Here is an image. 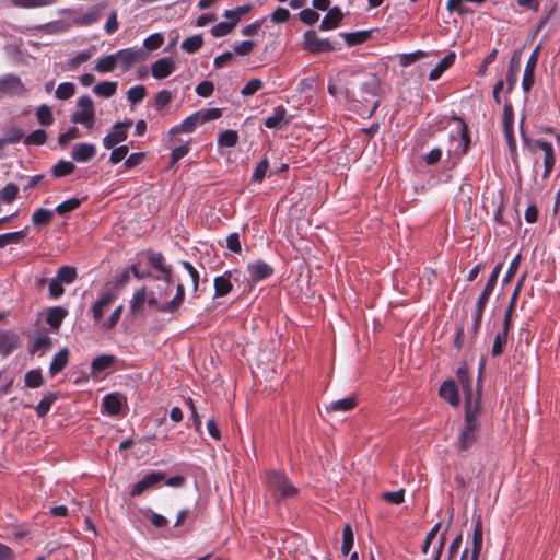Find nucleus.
Listing matches in <instances>:
<instances>
[{"instance_id":"a18cd8bd","label":"nucleus","mask_w":560,"mask_h":560,"mask_svg":"<svg viewBox=\"0 0 560 560\" xmlns=\"http://www.w3.org/2000/svg\"><path fill=\"white\" fill-rule=\"evenodd\" d=\"M36 28L48 35H57L65 33L67 31V25L61 21H54L38 25Z\"/></svg>"},{"instance_id":"de8ad7c7","label":"nucleus","mask_w":560,"mask_h":560,"mask_svg":"<svg viewBox=\"0 0 560 560\" xmlns=\"http://www.w3.org/2000/svg\"><path fill=\"white\" fill-rule=\"evenodd\" d=\"M56 278L62 283L71 284L77 279V269L71 266H62L58 269Z\"/></svg>"},{"instance_id":"f257e3e1","label":"nucleus","mask_w":560,"mask_h":560,"mask_svg":"<svg viewBox=\"0 0 560 560\" xmlns=\"http://www.w3.org/2000/svg\"><path fill=\"white\" fill-rule=\"evenodd\" d=\"M483 369L485 362L480 361L478 383L481 381ZM456 378L465 398V417L455 446L459 453H463L470 450L479 438L480 416L482 413L481 387L478 384L476 392L472 389V381L466 363L457 369Z\"/></svg>"},{"instance_id":"f8f14e48","label":"nucleus","mask_w":560,"mask_h":560,"mask_svg":"<svg viewBox=\"0 0 560 560\" xmlns=\"http://www.w3.org/2000/svg\"><path fill=\"white\" fill-rule=\"evenodd\" d=\"M131 125L132 120L130 119L116 122L112 130L103 138V145L106 149H112L117 143L125 141L128 137L127 128H129Z\"/></svg>"},{"instance_id":"4be33fe9","label":"nucleus","mask_w":560,"mask_h":560,"mask_svg":"<svg viewBox=\"0 0 560 560\" xmlns=\"http://www.w3.org/2000/svg\"><path fill=\"white\" fill-rule=\"evenodd\" d=\"M20 346V338L15 332L0 329V354L8 357Z\"/></svg>"},{"instance_id":"7ed1b4c3","label":"nucleus","mask_w":560,"mask_h":560,"mask_svg":"<svg viewBox=\"0 0 560 560\" xmlns=\"http://www.w3.org/2000/svg\"><path fill=\"white\" fill-rule=\"evenodd\" d=\"M185 301V288L183 283H177L176 285V293L174 298L167 302L160 303L159 298L155 296L153 293L151 295L147 294V301L148 305L154 310H156L160 313L167 314L171 316H178L180 307Z\"/></svg>"},{"instance_id":"cd10ccee","label":"nucleus","mask_w":560,"mask_h":560,"mask_svg":"<svg viewBox=\"0 0 560 560\" xmlns=\"http://www.w3.org/2000/svg\"><path fill=\"white\" fill-rule=\"evenodd\" d=\"M342 18L343 14L338 7L329 8L327 14L320 22L319 30L329 31L336 28Z\"/></svg>"},{"instance_id":"a19ab883","label":"nucleus","mask_w":560,"mask_h":560,"mask_svg":"<svg viewBox=\"0 0 560 560\" xmlns=\"http://www.w3.org/2000/svg\"><path fill=\"white\" fill-rule=\"evenodd\" d=\"M51 346V338L46 332H38L32 342L31 352L35 353L39 350H47Z\"/></svg>"},{"instance_id":"7c9ffc66","label":"nucleus","mask_w":560,"mask_h":560,"mask_svg":"<svg viewBox=\"0 0 560 560\" xmlns=\"http://www.w3.org/2000/svg\"><path fill=\"white\" fill-rule=\"evenodd\" d=\"M357 405V400L353 396L345 397L335 401H331L326 406L328 412H346L353 409Z\"/></svg>"},{"instance_id":"13d9d810","label":"nucleus","mask_w":560,"mask_h":560,"mask_svg":"<svg viewBox=\"0 0 560 560\" xmlns=\"http://www.w3.org/2000/svg\"><path fill=\"white\" fill-rule=\"evenodd\" d=\"M506 341H508L506 329H501L495 335V338H494V341H493V345H492L491 352H492L493 357L500 355L503 352V349H504V346L506 345Z\"/></svg>"},{"instance_id":"bf43d9fd","label":"nucleus","mask_w":560,"mask_h":560,"mask_svg":"<svg viewBox=\"0 0 560 560\" xmlns=\"http://www.w3.org/2000/svg\"><path fill=\"white\" fill-rule=\"evenodd\" d=\"M75 86L72 82H62L56 89V97L59 100H69L73 96Z\"/></svg>"},{"instance_id":"2f4dec72","label":"nucleus","mask_w":560,"mask_h":560,"mask_svg":"<svg viewBox=\"0 0 560 560\" xmlns=\"http://www.w3.org/2000/svg\"><path fill=\"white\" fill-rule=\"evenodd\" d=\"M69 361V351L67 348L61 349L59 352H57L49 365V373L50 375H56L60 371H62L67 363Z\"/></svg>"},{"instance_id":"bb28decb","label":"nucleus","mask_w":560,"mask_h":560,"mask_svg":"<svg viewBox=\"0 0 560 560\" xmlns=\"http://www.w3.org/2000/svg\"><path fill=\"white\" fill-rule=\"evenodd\" d=\"M56 0H2V3L8 7L19 9H37L49 7L54 4Z\"/></svg>"},{"instance_id":"09e8293b","label":"nucleus","mask_w":560,"mask_h":560,"mask_svg":"<svg viewBox=\"0 0 560 560\" xmlns=\"http://www.w3.org/2000/svg\"><path fill=\"white\" fill-rule=\"evenodd\" d=\"M57 399V395L54 394V393H48L47 395H45L40 401L37 404L36 406V412L39 417H44L46 416L49 410H50V407L51 405L54 404V401Z\"/></svg>"},{"instance_id":"49530a36","label":"nucleus","mask_w":560,"mask_h":560,"mask_svg":"<svg viewBox=\"0 0 560 560\" xmlns=\"http://www.w3.org/2000/svg\"><path fill=\"white\" fill-rule=\"evenodd\" d=\"M24 384L28 388H38L43 385V376L39 369L26 372L24 376Z\"/></svg>"},{"instance_id":"393cba45","label":"nucleus","mask_w":560,"mask_h":560,"mask_svg":"<svg viewBox=\"0 0 560 560\" xmlns=\"http://www.w3.org/2000/svg\"><path fill=\"white\" fill-rule=\"evenodd\" d=\"M288 122L287 110L282 106L276 107L273 113L264 120L265 126L269 129H280Z\"/></svg>"},{"instance_id":"680f3d73","label":"nucleus","mask_w":560,"mask_h":560,"mask_svg":"<svg viewBox=\"0 0 560 560\" xmlns=\"http://www.w3.org/2000/svg\"><path fill=\"white\" fill-rule=\"evenodd\" d=\"M92 56H93V50L91 48L79 51L74 57H72L68 60L69 69H71V70L75 69L79 65L88 61Z\"/></svg>"},{"instance_id":"c756f323","label":"nucleus","mask_w":560,"mask_h":560,"mask_svg":"<svg viewBox=\"0 0 560 560\" xmlns=\"http://www.w3.org/2000/svg\"><path fill=\"white\" fill-rule=\"evenodd\" d=\"M115 362L116 357L112 354H102L96 357L91 363L92 374L94 376L98 375L105 370L112 368Z\"/></svg>"},{"instance_id":"3c124183","label":"nucleus","mask_w":560,"mask_h":560,"mask_svg":"<svg viewBox=\"0 0 560 560\" xmlns=\"http://www.w3.org/2000/svg\"><path fill=\"white\" fill-rule=\"evenodd\" d=\"M502 124H503V133H509L510 130H513L514 112H513L512 104L509 102H506L503 107Z\"/></svg>"},{"instance_id":"ddd939ff","label":"nucleus","mask_w":560,"mask_h":560,"mask_svg":"<svg viewBox=\"0 0 560 560\" xmlns=\"http://www.w3.org/2000/svg\"><path fill=\"white\" fill-rule=\"evenodd\" d=\"M303 43L305 48L312 54L331 51L335 49L334 44L328 39L319 38L314 31H307L304 33Z\"/></svg>"},{"instance_id":"4468645a","label":"nucleus","mask_w":560,"mask_h":560,"mask_svg":"<svg viewBox=\"0 0 560 560\" xmlns=\"http://www.w3.org/2000/svg\"><path fill=\"white\" fill-rule=\"evenodd\" d=\"M27 92L21 79L15 74L0 77V93L9 95H25Z\"/></svg>"},{"instance_id":"79ce46f5","label":"nucleus","mask_w":560,"mask_h":560,"mask_svg":"<svg viewBox=\"0 0 560 560\" xmlns=\"http://www.w3.org/2000/svg\"><path fill=\"white\" fill-rule=\"evenodd\" d=\"M250 9H252L250 4L240 5V7H236L235 9L226 10L224 12L223 16L225 19H228L229 22L233 24V26H235L237 24V22L240 21L241 16H243L244 14L249 12Z\"/></svg>"},{"instance_id":"4c0bfd02","label":"nucleus","mask_w":560,"mask_h":560,"mask_svg":"<svg viewBox=\"0 0 560 560\" xmlns=\"http://www.w3.org/2000/svg\"><path fill=\"white\" fill-rule=\"evenodd\" d=\"M122 311H124V305H119L117 306L113 312L112 314L109 315L108 318L104 319L102 318L100 320V323H97L96 325L101 328V329H105V330H110L113 329L117 323L119 322L120 317H121V314H122Z\"/></svg>"},{"instance_id":"6e6d98bb","label":"nucleus","mask_w":560,"mask_h":560,"mask_svg":"<svg viewBox=\"0 0 560 560\" xmlns=\"http://www.w3.org/2000/svg\"><path fill=\"white\" fill-rule=\"evenodd\" d=\"M75 166L72 162L60 160L54 167L52 174L55 177H63L71 174L74 171Z\"/></svg>"},{"instance_id":"69168bd1","label":"nucleus","mask_w":560,"mask_h":560,"mask_svg":"<svg viewBox=\"0 0 560 560\" xmlns=\"http://www.w3.org/2000/svg\"><path fill=\"white\" fill-rule=\"evenodd\" d=\"M262 88V81L260 79H252L249 80L241 90V94L244 97H248L254 95L257 91Z\"/></svg>"},{"instance_id":"864d4df0","label":"nucleus","mask_w":560,"mask_h":560,"mask_svg":"<svg viewBox=\"0 0 560 560\" xmlns=\"http://www.w3.org/2000/svg\"><path fill=\"white\" fill-rule=\"evenodd\" d=\"M36 117L42 126H50L54 122V116L48 105L43 104L36 109Z\"/></svg>"},{"instance_id":"a211bd4d","label":"nucleus","mask_w":560,"mask_h":560,"mask_svg":"<svg viewBox=\"0 0 560 560\" xmlns=\"http://www.w3.org/2000/svg\"><path fill=\"white\" fill-rule=\"evenodd\" d=\"M535 144L538 149L544 152V174L542 177L547 178L552 172L556 164V156L553 147L550 142L544 139L535 140Z\"/></svg>"},{"instance_id":"412c9836","label":"nucleus","mask_w":560,"mask_h":560,"mask_svg":"<svg viewBox=\"0 0 560 560\" xmlns=\"http://www.w3.org/2000/svg\"><path fill=\"white\" fill-rule=\"evenodd\" d=\"M440 396L445 399L451 406L457 407L459 405L458 387L454 380L444 381L439 389Z\"/></svg>"},{"instance_id":"b1692460","label":"nucleus","mask_w":560,"mask_h":560,"mask_svg":"<svg viewBox=\"0 0 560 560\" xmlns=\"http://www.w3.org/2000/svg\"><path fill=\"white\" fill-rule=\"evenodd\" d=\"M106 7V3L103 2L97 4L91 9H89L85 13L80 14L74 18L73 23L80 26H89L95 22H97L101 18V11Z\"/></svg>"},{"instance_id":"1a4fd4ad","label":"nucleus","mask_w":560,"mask_h":560,"mask_svg":"<svg viewBox=\"0 0 560 560\" xmlns=\"http://www.w3.org/2000/svg\"><path fill=\"white\" fill-rule=\"evenodd\" d=\"M147 259L153 269L161 272L162 276H154L155 280H163L166 285L173 283L172 268L171 266L165 265L164 256L160 252L148 250L145 253Z\"/></svg>"},{"instance_id":"0eeeda50","label":"nucleus","mask_w":560,"mask_h":560,"mask_svg":"<svg viewBox=\"0 0 560 560\" xmlns=\"http://www.w3.org/2000/svg\"><path fill=\"white\" fill-rule=\"evenodd\" d=\"M448 141L447 154L453 163H456L466 153L470 142L466 126L460 124L455 131L450 133Z\"/></svg>"},{"instance_id":"603ef678","label":"nucleus","mask_w":560,"mask_h":560,"mask_svg":"<svg viewBox=\"0 0 560 560\" xmlns=\"http://www.w3.org/2000/svg\"><path fill=\"white\" fill-rule=\"evenodd\" d=\"M147 95V89L144 85H135L128 89L127 91V100L131 104H138L140 103Z\"/></svg>"},{"instance_id":"f704fd0d","label":"nucleus","mask_w":560,"mask_h":560,"mask_svg":"<svg viewBox=\"0 0 560 560\" xmlns=\"http://www.w3.org/2000/svg\"><path fill=\"white\" fill-rule=\"evenodd\" d=\"M28 228L15 232L0 234V248H4L10 244H19L27 234Z\"/></svg>"},{"instance_id":"58836bf2","label":"nucleus","mask_w":560,"mask_h":560,"mask_svg":"<svg viewBox=\"0 0 560 560\" xmlns=\"http://www.w3.org/2000/svg\"><path fill=\"white\" fill-rule=\"evenodd\" d=\"M122 311H124V305H119L117 306L113 312L112 314L109 315L108 318L104 319L102 318L100 320V323H97L96 325L101 328V329H105V330H110L113 329L117 323L119 322L120 317H121V314H122Z\"/></svg>"},{"instance_id":"72a5a7b5","label":"nucleus","mask_w":560,"mask_h":560,"mask_svg":"<svg viewBox=\"0 0 560 560\" xmlns=\"http://www.w3.org/2000/svg\"><path fill=\"white\" fill-rule=\"evenodd\" d=\"M67 316V311L62 306H55L48 310L46 322L52 329H58Z\"/></svg>"},{"instance_id":"9d476101","label":"nucleus","mask_w":560,"mask_h":560,"mask_svg":"<svg viewBox=\"0 0 560 560\" xmlns=\"http://www.w3.org/2000/svg\"><path fill=\"white\" fill-rule=\"evenodd\" d=\"M116 63L122 71H127L132 65L145 59L147 54L141 48H125L114 52Z\"/></svg>"},{"instance_id":"e2e57ef3","label":"nucleus","mask_w":560,"mask_h":560,"mask_svg":"<svg viewBox=\"0 0 560 560\" xmlns=\"http://www.w3.org/2000/svg\"><path fill=\"white\" fill-rule=\"evenodd\" d=\"M173 95L167 90L159 91L154 96V107L156 110L163 109L166 105L171 103Z\"/></svg>"},{"instance_id":"6ab92c4d","label":"nucleus","mask_w":560,"mask_h":560,"mask_svg":"<svg viewBox=\"0 0 560 560\" xmlns=\"http://www.w3.org/2000/svg\"><path fill=\"white\" fill-rule=\"evenodd\" d=\"M247 271L249 273V280L254 283L262 281L273 273L272 267L262 260L248 264Z\"/></svg>"},{"instance_id":"2eb2a0df","label":"nucleus","mask_w":560,"mask_h":560,"mask_svg":"<svg viewBox=\"0 0 560 560\" xmlns=\"http://www.w3.org/2000/svg\"><path fill=\"white\" fill-rule=\"evenodd\" d=\"M164 479V474L161 471H151L147 474L141 480L133 483L130 487V495L132 498L139 497L148 489L156 486L159 482H161Z\"/></svg>"},{"instance_id":"4d7b16f0","label":"nucleus","mask_w":560,"mask_h":560,"mask_svg":"<svg viewBox=\"0 0 560 560\" xmlns=\"http://www.w3.org/2000/svg\"><path fill=\"white\" fill-rule=\"evenodd\" d=\"M80 205H81L80 199L70 198V199L65 200L61 203H59L54 211L60 215H63L71 211H74L75 209H78L80 207Z\"/></svg>"},{"instance_id":"e433bc0d","label":"nucleus","mask_w":560,"mask_h":560,"mask_svg":"<svg viewBox=\"0 0 560 560\" xmlns=\"http://www.w3.org/2000/svg\"><path fill=\"white\" fill-rule=\"evenodd\" d=\"M117 85L116 81H104L94 85L93 92L98 96L108 98L116 93Z\"/></svg>"},{"instance_id":"20e7f679","label":"nucleus","mask_w":560,"mask_h":560,"mask_svg":"<svg viewBox=\"0 0 560 560\" xmlns=\"http://www.w3.org/2000/svg\"><path fill=\"white\" fill-rule=\"evenodd\" d=\"M267 486L277 501L294 498L298 489L279 471H271L267 476Z\"/></svg>"},{"instance_id":"5fc2aeb1","label":"nucleus","mask_w":560,"mask_h":560,"mask_svg":"<svg viewBox=\"0 0 560 560\" xmlns=\"http://www.w3.org/2000/svg\"><path fill=\"white\" fill-rule=\"evenodd\" d=\"M201 115L198 114V112L189 115L186 117L182 122V130H184V133H190L192 132L198 126L202 125L201 122Z\"/></svg>"},{"instance_id":"6e6552de","label":"nucleus","mask_w":560,"mask_h":560,"mask_svg":"<svg viewBox=\"0 0 560 560\" xmlns=\"http://www.w3.org/2000/svg\"><path fill=\"white\" fill-rule=\"evenodd\" d=\"M233 281H241V272L236 269L226 270L223 275L215 277L213 280L214 296H226L233 289Z\"/></svg>"},{"instance_id":"c03bdc74","label":"nucleus","mask_w":560,"mask_h":560,"mask_svg":"<svg viewBox=\"0 0 560 560\" xmlns=\"http://www.w3.org/2000/svg\"><path fill=\"white\" fill-rule=\"evenodd\" d=\"M54 212L55 211L52 210H47L43 208L36 209L32 214L33 224L38 226L50 223V221L52 220Z\"/></svg>"},{"instance_id":"423d86ee","label":"nucleus","mask_w":560,"mask_h":560,"mask_svg":"<svg viewBox=\"0 0 560 560\" xmlns=\"http://www.w3.org/2000/svg\"><path fill=\"white\" fill-rule=\"evenodd\" d=\"M79 107L72 115L70 120L75 125H81L88 130L94 128L95 108L93 100L89 95L80 96L77 101Z\"/></svg>"},{"instance_id":"f3484780","label":"nucleus","mask_w":560,"mask_h":560,"mask_svg":"<svg viewBox=\"0 0 560 560\" xmlns=\"http://www.w3.org/2000/svg\"><path fill=\"white\" fill-rule=\"evenodd\" d=\"M176 70V60L172 57H163L151 63V74L156 80L170 77Z\"/></svg>"},{"instance_id":"a878e982","label":"nucleus","mask_w":560,"mask_h":560,"mask_svg":"<svg viewBox=\"0 0 560 560\" xmlns=\"http://www.w3.org/2000/svg\"><path fill=\"white\" fill-rule=\"evenodd\" d=\"M124 398L119 394H107L102 401V408L110 416H116L120 412Z\"/></svg>"},{"instance_id":"5701e85b","label":"nucleus","mask_w":560,"mask_h":560,"mask_svg":"<svg viewBox=\"0 0 560 560\" xmlns=\"http://www.w3.org/2000/svg\"><path fill=\"white\" fill-rule=\"evenodd\" d=\"M538 50L539 46L532 52L525 66L522 80V88L525 92H528L534 84V72L538 60Z\"/></svg>"},{"instance_id":"c85d7f7f","label":"nucleus","mask_w":560,"mask_h":560,"mask_svg":"<svg viewBox=\"0 0 560 560\" xmlns=\"http://www.w3.org/2000/svg\"><path fill=\"white\" fill-rule=\"evenodd\" d=\"M147 301V288L142 287L135 291L130 300V313L132 315H141L144 313Z\"/></svg>"},{"instance_id":"052dcab7","label":"nucleus","mask_w":560,"mask_h":560,"mask_svg":"<svg viewBox=\"0 0 560 560\" xmlns=\"http://www.w3.org/2000/svg\"><path fill=\"white\" fill-rule=\"evenodd\" d=\"M47 139V133L43 129H36L24 138V143L30 145H42Z\"/></svg>"},{"instance_id":"8fccbe9b","label":"nucleus","mask_w":560,"mask_h":560,"mask_svg":"<svg viewBox=\"0 0 560 560\" xmlns=\"http://www.w3.org/2000/svg\"><path fill=\"white\" fill-rule=\"evenodd\" d=\"M354 542V534L350 525H346L342 530V544H341V552L343 556H347Z\"/></svg>"},{"instance_id":"aec40b11","label":"nucleus","mask_w":560,"mask_h":560,"mask_svg":"<svg viewBox=\"0 0 560 560\" xmlns=\"http://www.w3.org/2000/svg\"><path fill=\"white\" fill-rule=\"evenodd\" d=\"M96 154V147L93 143H77L72 147L71 158L79 163L92 160Z\"/></svg>"},{"instance_id":"9b49d317","label":"nucleus","mask_w":560,"mask_h":560,"mask_svg":"<svg viewBox=\"0 0 560 560\" xmlns=\"http://www.w3.org/2000/svg\"><path fill=\"white\" fill-rule=\"evenodd\" d=\"M483 542V532H482V523L480 517H478L475 522L474 533L471 538V550L469 551L467 548L463 551L460 560H478L479 555L482 549Z\"/></svg>"},{"instance_id":"39448f33","label":"nucleus","mask_w":560,"mask_h":560,"mask_svg":"<svg viewBox=\"0 0 560 560\" xmlns=\"http://www.w3.org/2000/svg\"><path fill=\"white\" fill-rule=\"evenodd\" d=\"M500 271H501V265H497L493 268L482 292L480 293V295L477 300L475 312H474V320H472V331L474 332H476L481 325L485 307L488 303L490 295L492 294V292L497 285V281H498Z\"/></svg>"},{"instance_id":"dca6fc26","label":"nucleus","mask_w":560,"mask_h":560,"mask_svg":"<svg viewBox=\"0 0 560 560\" xmlns=\"http://www.w3.org/2000/svg\"><path fill=\"white\" fill-rule=\"evenodd\" d=\"M117 299V295L113 291L103 292L93 303L91 307L93 320L95 325L103 318L105 311L109 305Z\"/></svg>"},{"instance_id":"338daca9","label":"nucleus","mask_w":560,"mask_h":560,"mask_svg":"<svg viewBox=\"0 0 560 560\" xmlns=\"http://www.w3.org/2000/svg\"><path fill=\"white\" fill-rule=\"evenodd\" d=\"M24 138V131L19 127L8 129L2 137L7 143H18Z\"/></svg>"},{"instance_id":"c9c22d12","label":"nucleus","mask_w":560,"mask_h":560,"mask_svg":"<svg viewBox=\"0 0 560 560\" xmlns=\"http://www.w3.org/2000/svg\"><path fill=\"white\" fill-rule=\"evenodd\" d=\"M116 66H117V63H116L115 56H114V54H110V55L100 57L96 60L94 70L97 71L98 73H108V72H112L116 68Z\"/></svg>"},{"instance_id":"f03ea898","label":"nucleus","mask_w":560,"mask_h":560,"mask_svg":"<svg viewBox=\"0 0 560 560\" xmlns=\"http://www.w3.org/2000/svg\"><path fill=\"white\" fill-rule=\"evenodd\" d=\"M380 80L375 75H369L364 81L346 89L345 96L353 102L366 104V112L372 115L377 107V94Z\"/></svg>"},{"instance_id":"774afa93","label":"nucleus","mask_w":560,"mask_h":560,"mask_svg":"<svg viewBox=\"0 0 560 560\" xmlns=\"http://www.w3.org/2000/svg\"><path fill=\"white\" fill-rule=\"evenodd\" d=\"M234 28L233 24L228 22H219L211 27V34L214 37H223Z\"/></svg>"},{"instance_id":"ea45409f","label":"nucleus","mask_w":560,"mask_h":560,"mask_svg":"<svg viewBox=\"0 0 560 560\" xmlns=\"http://www.w3.org/2000/svg\"><path fill=\"white\" fill-rule=\"evenodd\" d=\"M217 141L221 148H233L238 141V135L235 130L226 129L219 135Z\"/></svg>"},{"instance_id":"0e129e2a","label":"nucleus","mask_w":560,"mask_h":560,"mask_svg":"<svg viewBox=\"0 0 560 560\" xmlns=\"http://www.w3.org/2000/svg\"><path fill=\"white\" fill-rule=\"evenodd\" d=\"M18 194L19 187L13 183L7 184L0 191V196L5 203H11L16 198Z\"/></svg>"},{"instance_id":"473e14b6","label":"nucleus","mask_w":560,"mask_h":560,"mask_svg":"<svg viewBox=\"0 0 560 560\" xmlns=\"http://www.w3.org/2000/svg\"><path fill=\"white\" fill-rule=\"evenodd\" d=\"M455 52H448L429 73V80L435 81L441 78L443 72L455 61Z\"/></svg>"},{"instance_id":"37998d69","label":"nucleus","mask_w":560,"mask_h":560,"mask_svg":"<svg viewBox=\"0 0 560 560\" xmlns=\"http://www.w3.org/2000/svg\"><path fill=\"white\" fill-rule=\"evenodd\" d=\"M203 45V38L201 35H194L183 40L180 47L188 54L198 51Z\"/></svg>"}]
</instances>
